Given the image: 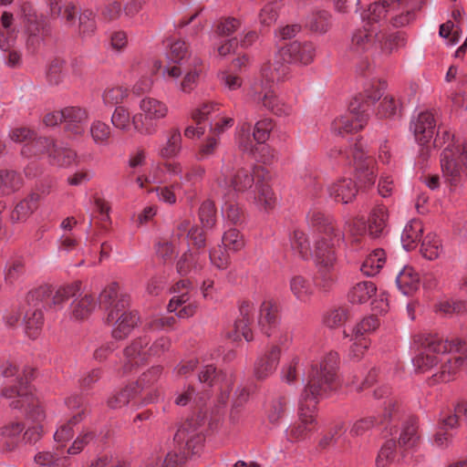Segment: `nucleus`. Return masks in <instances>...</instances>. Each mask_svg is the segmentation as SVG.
<instances>
[{"label": "nucleus", "instance_id": "nucleus-1", "mask_svg": "<svg viewBox=\"0 0 467 467\" xmlns=\"http://www.w3.org/2000/svg\"><path fill=\"white\" fill-rule=\"evenodd\" d=\"M338 355L329 351L311 365L298 404L299 420L285 430L287 441L296 442L306 439L316 428V410L318 402L328 397L337 386Z\"/></svg>", "mask_w": 467, "mask_h": 467}, {"label": "nucleus", "instance_id": "nucleus-2", "mask_svg": "<svg viewBox=\"0 0 467 467\" xmlns=\"http://www.w3.org/2000/svg\"><path fill=\"white\" fill-rule=\"evenodd\" d=\"M419 353L413 358L418 372L434 369V383L448 382L467 369V342L461 339L449 340L438 334L421 333L414 337Z\"/></svg>", "mask_w": 467, "mask_h": 467}, {"label": "nucleus", "instance_id": "nucleus-3", "mask_svg": "<svg viewBox=\"0 0 467 467\" xmlns=\"http://www.w3.org/2000/svg\"><path fill=\"white\" fill-rule=\"evenodd\" d=\"M306 223L309 227L323 234L315 244L314 256L317 266V284L328 289L337 277L335 246L344 242L345 235L336 229L332 219L317 208L308 211Z\"/></svg>", "mask_w": 467, "mask_h": 467}, {"label": "nucleus", "instance_id": "nucleus-4", "mask_svg": "<svg viewBox=\"0 0 467 467\" xmlns=\"http://www.w3.org/2000/svg\"><path fill=\"white\" fill-rule=\"evenodd\" d=\"M0 393L3 398L11 400L10 408L23 410L26 419L34 423L33 426L26 430L22 440L29 444L39 441L43 435L42 421L46 415L39 400L35 397L30 388L26 384L21 383L19 389L9 386L1 389Z\"/></svg>", "mask_w": 467, "mask_h": 467}, {"label": "nucleus", "instance_id": "nucleus-5", "mask_svg": "<svg viewBox=\"0 0 467 467\" xmlns=\"http://www.w3.org/2000/svg\"><path fill=\"white\" fill-rule=\"evenodd\" d=\"M440 133L438 130L433 144L435 147L444 145L441 154L443 177L451 187H457L467 178V143H461L451 130H444L441 136Z\"/></svg>", "mask_w": 467, "mask_h": 467}, {"label": "nucleus", "instance_id": "nucleus-6", "mask_svg": "<svg viewBox=\"0 0 467 467\" xmlns=\"http://www.w3.org/2000/svg\"><path fill=\"white\" fill-rule=\"evenodd\" d=\"M315 55L313 43L294 41L282 47L274 59L263 66L261 75L267 82L282 81L289 73L287 64L308 65L313 62Z\"/></svg>", "mask_w": 467, "mask_h": 467}, {"label": "nucleus", "instance_id": "nucleus-7", "mask_svg": "<svg viewBox=\"0 0 467 467\" xmlns=\"http://www.w3.org/2000/svg\"><path fill=\"white\" fill-rule=\"evenodd\" d=\"M150 341L147 336L140 337L124 349L123 374L143 365L150 358L161 356L171 348V340L165 337L158 338L150 347Z\"/></svg>", "mask_w": 467, "mask_h": 467}, {"label": "nucleus", "instance_id": "nucleus-8", "mask_svg": "<svg viewBox=\"0 0 467 467\" xmlns=\"http://www.w3.org/2000/svg\"><path fill=\"white\" fill-rule=\"evenodd\" d=\"M139 106L140 112L132 117L134 130L143 135H152L156 131V122L167 116L168 106L151 97L143 98Z\"/></svg>", "mask_w": 467, "mask_h": 467}, {"label": "nucleus", "instance_id": "nucleus-9", "mask_svg": "<svg viewBox=\"0 0 467 467\" xmlns=\"http://www.w3.org/2000/svg\"><path fill=\"white\" fill-rule=\"evenodd\" d=\"M21 16L27 35L26 47L35 51L39 47L46 36L50 34V28L43 15H38L30 3L21 5Z\"/></svg>", "mask_w": 467, "mask_h": 467}, {"label": "nucleus", "instance_id": "nucleus-10", "mask_svg": "<svg viewBox=\"0 0 467 467\" xmlns=\"http://www.w3.org/2000/svg\"><path fill=\"white\" fill-rule=\"evenodd\" d=\"M274 127L275 122L272 119L265 118L260 119L254 124L251 136L250 124L247 122L243 123L237 135L239 148L256 158V152L259 149L256 144H265L269 139Z\"/></svg>", "mask_w": 467, "mask_h": 467}, {"label": "nucleus", "instance_id": "nucleus-11", "mask_svg": "<svg viewBox=\"0 0 467 467\" xmlns=\"http://www.w3.org/2000/svg\"><path fill=\"white\" fill-rule=\"evenodd\" d=\"M204 418L200 415L182 423L174 435V442L179 449L187 450L192 454L198 453L204 440Z\"/></svg>", "mask_w": 467, "mask_h": 467}, {"label": "nucleus", "instance_id": "nucleus-12", "mask_svg": "<svg viewBox=\"0 0 467 467\" xmlns=\"http://www.w3.org/2000/svg\"><path fill=\"white\" fill-rule=\"evenodd\" d=\"M364 105L360 99H353L348 107V114L336 119L332 122V130L338 135L363 129L368 120V113H364Z\"/></svg>", "mask_w": 467, "mask_h": 467}, {"label": "nucleus", "instance_id": "nucleus-13", "mask_svg": "<svg viewBox=\"0 0 467 467\" xmlns=\"http://www.w3.org/2000/svg\"><path fill=\"white\" fill-rule=\"evenodd\" d=\"M260 88L255 84L251 89V97L254 101L262 104V107L278 117L288 116L291 114L290 106L283 102L271 88V84L262 77Z\"/></svg>", "mask_w": 467, "mask_h": 467}, {"label": "nucleus", "instance_id": "nucleus-14", "mask_svg": "<svg viewBox=\"0 0 467 467\" xmlns=\"http://www.w3.org/2000/svg\"><path fill=\"white\" fill-rule=\"evenodd\" d=\"M163 168L169 175L179 177V181L173 183V187L180 188L184 192H186L184 188L193 187L205 173V169L199 164L183 167L180 161H164Z\"/></svg>", "mask_w": 467, "mask_h": 467}, {"label": "nucleus", "instance_id": "nucleus-15", "mask_svg": "<svg viewBox=\"0 0 467 467\" xmlns=\"http://www.w3.org/2000/svg\"><path fill=\"white\" fill-rule=\"evenodd\" d=\"M129 305V296L119 292V284L116 282L109 284L99 294V306L107 313V323H110L117 312L128 308Z\"/></svg>", "mask_w": 467, "mask_h": 467}, {"label": "nucleus", "instance_id": "nucleus-16", "mask_svg": "<svg viewBox=\"0 0 467 467\" xmlns=\"http://www.w3.org/2000/svg\"><path fill=\"white\" fill-rule=\"evenodd\" d=\"M173 296L168 305L170 312H176L178 307L181 309L177 312V316L181 318L192 317L197 310V304L192 301L190 282L182 279L172 286Z\"/></svg>", "mask_w": 467, "mask_h": 467}, {"label": "nucleus", "instance_id": "nucleus-17", "mask_svg": "<svg viewBox=\"0 0 467 467\" xmlns=\"http://www.w3.org/2000/svg\"><path fill=\"white\" fill-rule=\"evenodd\" d=\"M198 379L202 384L212 387L215 384H221V397L220 401L225 403L229 399V389L233 384L232 376L227 377L222 371L217 370L216 367L209 363L204 358H201V363L198 368Z\"/></svg>", "mask_w": 467, "mask_h": 467}, {"label": "nucleus", "instance_id": "nucleus-18", "mask_svg": "<svg viewBox=\"0 0 467 467\" xmlns=\"http://www.w3.org/2000/svg\"><path fill=\"white\" fill-rule=\"evenodd\" d=\"M229 168L223 166L222 175L216 179L217 186L224 192V195H233L232 190L235 192H244L254 183L253 173L244 168L239 169L230 180L227 178Z\"/></svg>", "mask_w": 467, "mask_h": 467}, {"label": "nucleus", "instance_id": "nucleus-19", "mask_svg": "<svg viewBox=\"0 0 467 467\" xmlns=\"http://www.w3.org/2000/svg\"><path fill=\"white\" fill-rule=\"evenodd\" d=\"M279 305L274 299H265L258 311L257 323L261 331L267 337L275 334L279 326Z\"/></svg>", "mask_w": 467, "mask_h": 467}, {"label": "nucleus", "instance_id": "nucleus-20", "mask_svg": "<svg viewBox=\"0 0 467 467\" xmlns=\"http://www.w3.org/2000/svg\"><path fill=\"white\" fill-rule=\"evenodd\" d=\"M351 154L358 182L364 186L373 184L376 178L374 171V160L371 157L367 156L358 145H355Z\"/></svg>", "mask_w": 467, "mask_h": 467}, {"label": "nucleus", "instance_id": "nucleus-21", "mask_svg": "<svg viewBox=\"0 0 467 467\" xmlns=\"http://www.w3.org/2000/svg\"><path fill=\"white\" fill-rule=\"evenodd\" d=\"M161 372V366H153L140 377L135 385H132L138 395L146 392L143 397L145 403H152L158 400L159 391L152 388L160 379Z\"/></svg>", "mask_w": 467, "mask_h": 467}, {"label": "nucleus", "instance_id": "nucleus-22", "mask_svg": "<svg viewBox=\"0 0 467 467\" xmlns=\"http://www.w3.org/2000/svg\"><path fill=\"white\" fill-rule=\"evenodd\" d=\"M378 31L375 27L357 29L351 36L349 51L356 56L368 53L377 43Z\"/></svg>", "mask_w": 467, "mask_h": 467}, {"label": "nucleus", "instance_id": "nucleus-23", "mask_svg": "<svg viewBox=\"0 0 467 467\" xmlns=\"http://www.w3.org/2000/svg\"><path fill=\"white\" fill-rule=\"evenodd\" d=\"M390 22L396 27L409 25L415 18L416 4L411 0H390Z\"/></svg>", "mask_w": 467, "mask_h": 467}, {"label": "nucleus", "instance_id": "nucleus-24", "mask_svg": "<svg viewBox=\"0 0 467 467\" xmlns=\"http://www.w3.org/2000/svg\"><path fill=\"white\" fill-rule=\"evenodd\" d=\"M280 356V347L273 345L269 350L259 357L254 364V373L255 378L263 380L272 375L279 364Z\"/></svg>", "mask_w": 467, "mask_h": 467}, {"label": "nucleus", "instance_id": "nucleus-25", "mask_svg": "<svg viewBox=\"0 0 467 467\" xmlns=\"http://www.w3.org/2000/svg\"><path fill=\"white\" fill-rule=\"evenodd\" d=\"M253 305L244 302L240 306V317L234 323V328L228 337L236 341L243 337L246 341L253 340V333L250 328L253 320Z\"/></svg>", "mask_w": 467, "mask_h": 467}, {"label": "nucleus", "instance_id": "nucleus-26", "mask_svg": "<svg viewBox=\"0 0 467 467\" xmlns=\"http://www.w3.org/2000/svg\"><path fill=\"white\" fill-rule=\"evenodd\" d=\"M435 127L434 117L429 111L420 113L416 120L411 123L415 139L420 145H426L431 140Z\"/></svg>", "mask_w": 467, "mask_h": 467}, {"label": "nucleus", "instance_id": "nucleus-27", "mask_svg": "<svg viewBox=\"0 0 467 467\" xmlns=\"http://www.w3.org/2000/svg\"><path fill=\"white\" fill-rule=\"evenodd\" d=\"M115 317L112 318L109 325L114 326L112 329V336L116 339H123L126 337L139 322V317L136 312L128 311L125 308L123 311H118Z\"/></svg>", "mask_w": 467, "mask_h": 467}, {"label": "nucleus", "instance_id": "nucleus-28", "mask_svg": "<svg viewBox=\"0 0 467 467\" xmlns=\"http://www.w3.org/2000/svg\"><path fill=\"white\" fill-rule=\"evenodd\" d=\"M327 192L335 202L348 203L355 199L358 193V187L352 180L341 179L329 183L327 186Z\"/></svg>", "mask_w": 467, "mask_h": 467}, {"label": "nucleus", "instance_id": "nucleus-29", "mask_svg": "<svg viewBox=\"0 0 467 467\" xmlns=\"http://www.w3.org/2000/svg\"><path fill=\"white\" fill-rule=\"evenodd\" d=\"M24 428V424L19 421H10L0 428V446L3 451L10 452L17 449Z\"/></svg>", "mask_w": 467, "mask_h": 467}, {"label": "nucleus", "instance_id": "nucleus-30", "mask_svg": "<svg viewBox=\"0 0 467 467\" xmlns=\"http://www.w3.org/2000/svg\"><path fill=\"white\" fill-rule=\"evenodd\" d=\"M182 150V136L179 128L171 129L166 140L159 147L158 156L165 161L178 157Z\"/></svg>", "mask_w": 467, "mask_h": 467}, {"label": "nucleus", "instance_id": "nucleus-31", "mask_svg": "<svg viewBox=\"0 0 467 467\" xmlns=\"http://www.w3.org/2000/svg\"><path fill=\"white\" fill-rule=\"evenodd\" d=\"M63 112L66 130L74 135H81L84 132V123L88 118V111L79 107H67Z\"/></svg>", "mask_w": 467, "mask_h": 467}, {"label": "nucleus", "instance_id": "nucleus-32", "mask_svg": "<svg viewBox=\"0 0 467 467\" xmlns=\"http://www.w3.org/2000/svg\"><path fill=\"white\" fill-rule=\"evenodd\" d=\"M389 218L385 205L378 204L370 212L368 219V233L372 239H377L384 234Z\"/></svg>", "mask_w": 467, "mask_h": 467}, {"label": "nucleus", "instance_id": "nucleus-33", "mask_svg": "<svg viewBox=\"0 0 467 467\" xmlns=\"http://www.w3.org/2000/svg\"><path fill=\"white\" fill-rule=\"evenodd\" d=\"M176 235L182 244H189L191 242L197 248L203 247L205 244L203 231L197 226H191L190 221L185 220L178 224Z\"/></svg>", "mask_w": 467, "mask_h": 467}, {"label": "nucleus", "instance_id": "nucleus-34", "mask_svg": "<svg viewBox=\"0 0 467 467\" xmlns=\"http://www.w3.org/2000/svg\"><path fill=\"white\" fill-rule=\"evenodd\" d=\"M97 306L95 297L89 294H78L70 305L71 316L77 320L88 318Z\"/></svg>", "mask_w": 467, "mask_h": 467}, {"label": "nucleus", "instance_id": "nucleus-35", "mask_svg": "<svg viewBox=\"0 0 467 467\" xmlns=\"http://www.w3.org/2000/svg\"><path fill=\"white\" fill-rule=\"evenodd\" d=\"M396 284L403 295L410 296L420 288V278L413 267L406 265L399 272Z\"/></svg>", "mask_w": 467, "mask_h": 467}, {"label": "nucleus", "instance_id": "nucleus-36", "mask_svg": "<svg viewBox=\"0 0 467 467\" xmlns=\"http://www.w3.org/2000/svg\"><path fill=\"white\" fill-rule=\"evenodd\" d=\"M10 32H1L0 37V50L3 53V60L6 67L12 68L20 67L22 65V53L20 50L14 47V40L8 39Z\"/></svg>", "mask_w": 467, "mask_h": 467}, {"label": "nucleus", "instance_id": "nucleus-37", "mask_svg": "<svg viewBox=\"0 0 467 467\" xmlns=\"http://www.w3.org/2000/svg\"><path fill=\"white\" fill-rule=\"evenodd\" d=\"M345 231L348 234V238L353 249H358L362 246L367 226L362 217H354L346 221Z\"/></svg>", "mask_w": 467, "mask_h": 467}, {"label": "nucleus", "instance_id": "nucleus-38", "mask_svg": "<svg viewBox=\"0 0 467 467\" xmlns=\"http://www.w3.org/2000/svg\"><path fill=\"white\" fill-rule=\"evenodd\" d=\"M386 84L384 81L374 79L365 87L363 93H360L354 99H360L364 105V113H368L370 106L383 96ZM361 109H363V107Z\"/></svg>", "mask_w": 467, "mask_h": 467}, {"label": "nucleus", "instance_id": "nucleus-39", "mask_svg": "<svg viewBox=\"0 0 467 467\" xmlns=\"http://www.w3.org/2000/svg\"><path fill=\"white\" fill-rule=\"evenodd\" d=\"M289 288L293 296L301 302H307L314 294V286L309 279L296 275L291 277Z\"/></svg>", "mask_w": 467, "mask_h": 467}, {"label": "nucleus", "instance_id": "nucleus-40", "mask_svg": "<svg viewBox=\"0 0 467 467\" xmlns=\"http://www.w3.org/2000/svg\"><path fill=\"white\" fill-rule=\"evenodd\" d=\"M405 37L402 33L385 34L378 32L377 43L379 52L384 56H389L405 45Z\"/></svg>", "mask_w": 467, "mask_h": 467}, {"label": "nucleus", "instance_id": "nucleus-41", "mask_svg": "<svg viewBox=\"0 0 467 467\" xmlns=\"http://www.w3.org/2000/svg\"><path fill=\"white\" fill-rule=\"evenodd\" d=\"M423 226L420 220L413 219L410 221L404 227L401 234V243L403 247L407 251L414 249L421 240Z\"/></svg>", "mask_w": 467, "mask_h": 467}, {"label": "nucleus", "instance_id": "nucleus-42", "mask_svg": "<svg viewBox=\"0 0 467 467\" xmlns=\"http://www.w3.org/2000/svg\"><path fill=\"white\" fill-rule=\"evenodd\" d=\"M81 288L80 282H74L54 289L51 286L50 307H61L71 297L78 296Z\"/></svg>", "mask_w": 467, "mask_h": 467}, {"label": "nucleus", "instance_id": "nucleus-43", "mask_svg": "<svg viewBox=\"0 0 467 467\" xmlns=\"http://www.w3.org/2000/svg\"><path fill=\"white\" fill-rule=\"evenodd\" d=\"M25 332L29 338H36L44 323L43 313L40 308H27L24 315Z\"/></svg>", "mask_w": 467, "mask_h": 467}, {"label": "nucleus", "instance_id": "nucleus-44", "mask_svg": "<svg viewBox=\"0 0 467 467\" xmlns=\"http://www.w3.org/2000/svg\"><path fill=\"white\" fill-rule=\"evenodd\" d=\"M377 287L371 281H362L353 285L348 292V299L352 304L367 303L376 296Z\"/></svg>", "mask_w": 467, "mask_h": 467}, {"label": "nucleus", "instance_id": "nucleus-45", "mask_svg": "<svg viewBox=\"0 0 467 467\" xmlns=\"http://www.w3.org/2000/svg\"><path fill=\"white\" fill-rule=\"evenodd\" d=\"M51 285H42L30 290L26 296L28 308L50 307Z\"/></svg>", "mask_w": 467, "mask_h": 467}, {"label": "nucleus", "instance_id": "nucleus-46", "mask_svg": "<svg viewBox=\"0 0 467 467\" xmlns=\"http://www.w3.org/2000/svg\"><path fill=\"white\" fill-rule=\"evenodd\" d=\"M55 142L45 137L35 138L24 144L21 150V153L24 157L30 158L33 156H38L43 153H49L53 148Z\"/></svg>", "mask_w": 467, "mask_h": 467}, {"label": "nucleus", "instance_id": "nucleus-47", "mask_svg": "<svg viewBox=\"0 0 467 467\" xmlns=\"http://www.w3.org/2000/svg\"><path fill=\"white\" fill-rule=\"evenodd\" d=\"M68 461V457L61 455L59 447L54 452L42 451L35 456V462L37 467H66Z\"/></svg>", "mask_w": 467, "mask_h": 467}, {"label": "nucleus", "instance_id": "nucleus-48", "mask_svg": "<svg viewBox=\"0 0 467 467\" xmlns=\"http://www.w3.org/2000/svg\"><path fill=\"white\" fill-rule=\"evenodd\" d=\"M385 260V252L382 249H376L366 257L360 266V271L368 276H373L382 268Z\"/></svg>", "mask_w": 467, "mask_h": 467}, {"label": "nucleus", "instance_id": "nucleus-49", "mask_svg": "<svg viewBox=\"0 0 467 467\" xmlns=\"http://www.w3.org/2000/svg\"><path fill=\"white\" fill-rule=\"evenodd\" d=\"M39 195L32 193L23 201H21L12 213V219L15 221H22L26 219L38 205Z\"/></svg>", "mask_w": 467, "mask_h": 467}, {"label": "nucleus", "instance_id": "nucleus-50", "mask_svg": "<svg viewBox=\"0 0 467 467\" xmlns=\"http://www.w3.org/2000/svg\"><path fill=\"white\" fill-rule=\"evenodd\" d=\"M330 17L328 12L317 11L307 17L306 26L315 33L325 34L331 26Z\"/></svg>", "mask_w": 467, "mask_h": 467}, {"label": "nucleus", "instance_id": "nucleus-51", "mask_svg": "<svg viewBox=\"0 0 467 467\" xmlns=\"http://www.w3.org/2000/svg\"><path fill=\"white\" fill-rule=\"evenodd\" d=\"M223 196L228 198L222 207V212L225 219L233 224H239L243 223L244 219V213L243 209L234 200V194H223Z\"/></svg>", "mask_w": 467, "mask_h": 467}, {"label": "nucleus", "instance_id": "nucleus-52", "mask_svg": "<svg viewBox=\"0 0 467 467\" xmlns=\"http://www.w3.org/2000/svg\"><path fill=\"white\" fill-rule=\"evenodd\" d=\"M23 183L20 174L14 171H0V195L17 191Z\"/></svg>", "mask_w": 467, "mask_h": 467}, {"label": "nucleus", "instance_id": "nucleus-53", "mask_svg": "<svg viewBox=\"0 0 467 467\" xmlns=\"http://www.w3.org/2000/svg\"><path fill=\"white\" fill-rule=\"evenodd\" d=\"M207 398L208 395L206 392H196L193 387L189 386L182 392L178 394L174 402L178 406H185L192 403L196 407H201Z\"/></svg>", "mask_w": 467, "mask_h": 467}, {"label": "nucleus", "instance_id": "nucleus-54", "mask_svg": "<svg viewBox=\"0 0 467 467\" xmlns=\"http://www.w3.org/2000/svg\"><path fill=\"white\" fill-rule=\"evenodd\" d=\"M85 409L74 415L67 423L62 424L55 432L54 439L57 443H64L69 441L73 435V426L83 420ZM64 444L61 445L63 447Z\"/></svg>", "mask_w": 467, "mask_h": 467}, {"label": "nucleus", "instance_id": "nucleus-55", "mask_svg": "<svg viewBox=\"0 0 467 467\" xmlns=\"http://www.w3.org/2000/svg\"><path fill=\"white\" fill-rule=\"evenodd\" d=\"M418 425L414 419H410L402 427L401 433L399 439L400 447L412 448L419 440Z\"/></svg>", "mask_w": 467, "mask_h": 467}, {"label": "nucleus", "instance_id": "nucleus-56", "mask_svg": "<svg viewBox=\"0 0 467 467\" xmlns=\"http://www.w3.org/2000/svg\"><path fill=\"white\" fill-rule=\"evenodd\" d=\"M202 266L199 253H185L177 263V271L180 275H187L198 271Z\"/></svg>", "mask_w": 467, "mask_h": 467}, {"label": "nucleus", "instance_id": "nucleus-57", "mask_svg": "<svg viewBox=\"0 0 467 467\" xmlns=\"http://www.w3.org/2000/svg\"><path fill=\"white\" fill-rule=\"evenodd\" d=\"M49 157L52 159L53 163L59 166H67L74 161L76 153L71 149L55 142Z\"/></svg>", "mask_w": 467, "mask_h": 467}, {"label": "nucleus", "instance_id": "nucleus-58", "mask_svg": "<svg viewBox=\"0 0 467 467\" xmlns=\"http://www.w3.org/2000/svg\"><path fill=\"white\" fill-rule=\"evenodd\" d=\"M97 29L96 14L85 9L78 17V32L82 37L91 36Z\"/></svg>", "mask_w": 467, "mask_h": 467}, {"label": "nucleus", "instance_id": "nucleus-59", "mask_svg": "<svg viewBox=\"0 0 467 467\" xmlns=\"http://www.w3.org/2000/svg\"><path fill=\"white\" fill-rule=\"evenodd\" d=\"M128 95L129 90L124 87H108L102 93V101L107 107H114L122 103Z\"/></svg>", "mask_w": 467, "mask_h": 467}, {"label": "nucleus", "instance_id": "nucleus-60", "mask_svg": "<svg viewBox=\"0 0 467 467\" xmlns=\"http://www.w3.org/2000/svg\"><path fill=\"white\" fill-rule=\"evenodd\" d=\"M290 243L292 249L302 258H307L311 254L310 243L303 231L295 229L290 236Z\"/></svg>", "mask_w": 467, "mask_h": 467}, {"label": "nucleus", "instance_id": "nucleus-61", "mask_svg": "<svg viewBox=\"0 0 467 467\" xmlns=\"http://www.w3.org/2000/svg\"><path fill=\"white\" fill-rule=\"evenodd\" d=\"M256 188L258 191L255 197L257 204L265 211L273 209L275 205L276 198L271 187L265 182H257Z\"/></svg>", "mask_w": 467, "mask_h": 467}, {"label": "nucleus", "instance_id": "nucleus-62", "mask_svg": "<svg viewBox=\"0 0 467 467\" xmlns=\"http://www.w3.org/2000/svg\"><path fill=\"white\" fill-rule=\"evenodd\" d=\"M89 132L96 144L106 146L109 143L111 130L105 122L94 120L90 125Z\"/></svg>", "mask_w": 467, "mask_h": 467}, {"label": "nucleus", "instance_id": "nucleus-63", "mask_svg": "<svg viewBox=\"0 0 467 467\" xmlns=\"http://www.w3.org/2000/svg\"><path fill=\"white\" fill-rule=\"evenodd\" d=\"M390 0H382L371 4L368 8L362 15L363 20H367L368 23L378 22L384 18L387 13L390 12L389 4Z\"/></svg>", "mask_w": 467, "mask_h": 467}, {"label": "nucleus", "instance_id": "nucleus-64", "mask_svg": "<svg viewBox=\"0 0 467 467\" xmlns=\"http://www.w3.org/2000/svg\"><path fill=\"white\" fill-rule=\"evenodd\" d=\"M219 146L220 138H216L214 135L208 134L198 147L196 159L199 161H204L213 157L216 154Z\"/></svg>", "mask_w": 467, "mask_h": 467}]
</instances>
